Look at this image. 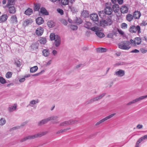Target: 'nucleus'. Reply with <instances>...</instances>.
<instances>
[{
  "instance_id": "nucleus-49",
  "label": "nucleus",
  "mask_w": 147,
  "mask_h": 147,
  "mask_svg": "<svg viewBox=\"0 0 147 147\" xmlns=\"http://www.w3.org/2000/svg\"><path fill=\"white\" fill-rule=\"evenodd\" d=\"M38 102L39 101L38 100H37L36 101L35 100H33L30 102V104L33 105L35 104L36 103H38Z\"/></svg>"
},
{
  "instance_id": "nucleus-13",
  "label": "nucleus",
  "mask_w": 147,
  "mask_h": 147,
  "mask_svg": "<svg viewBox=\"0 0 147 147\" xmlns=\"http://www.w3.org/2000/svg\"><path fill=\"white\" fill-rule=\"evenodd\" d=\"M112 12V10L111 7H107L105 9V14L107 15H110Z\"/></svg>"
},
{
  "instance_id": "nucleus-38",
  "label": "nucleus",
  "mask_w": 147,
  "mask_h": 147,
  "mask_svg": "<svg viewBox=\"0 0 147 147\" xmlns=\"http://www.w3.org/2000/svg\"><path fill=\"white\" fill-rule=\"evenodd\" d=\"M40 7V5L39 4H37L35 5L34 7V10L35 11H38Z\"/></svg>"
},
{
  "instance_id": "nucleus-17",
  "label": "nucleus",
  "mask_w": 147,
  "mask_h": 147,
  "mask_svg": "<svg viewBox=\"0 0 147 147\" xmlns=\"http://www.w3.org/2000/svg\"><path fill=\"white\" fill-rule=\"evenodd\" d=\"M8 11L10 13H14L16 11V9L14 6H11L9 7Z\"/></svg>"
},
{
  "instance_id": "nucleus-5",
  "label": "nucleus",
  "mask_w": 147,
  "mask_h": 147,
  "mask_svg": "<svg viewBox=\"0 0 147 147\" xmlns=\"http://www.w3.org/2000/svg\"><path fill=\"white\" fill-rule=\"evenodd\" d=\"M129 31L131 33H135L137 31H138L139 34L141 33L140 28L138 25L137 26L134 25L131 26L129 28Z\"/></svg>"
},
{
  "instance_id": "nucleus-57",
  "label": "nucleus",
  "mask_w": 147,
  "mask_h": 147,
  "mask_svg": "<svg viewBox=\"0 0 147 147\" xmlns=\"http://www.w3.org/2000/svg\"><path fill=\"white\" fill-rule=\"evenodd\" d=\"M139 52V51L137 49H135L134 50H133L131 51V52L132 53H138Z\"/></svg>"
},
{
  "instance_id": "nucleus-14",
  "label": "nucleus",
  "mask_w": 147,
  "mask_h": 147,
  "mask_svg": "<svg viewBox=\"0 0 147 147\" xmlns=\"http://www.w3.org/2000/svg\"><path fill=\"white\" fill-rule=\"evenodd\" d=\"M134 17L133 15L131 14H128L126 16V20L129 22L132 21L134 19Z\"/></svg>"
},
{
  "instance_id": "nucleus-9",
  "label": "nucleus",
  "mask_w": 147,
  "mask_h": 147,
  "mask_svg": "<svg viewBox=\"0 0 147 147\" xmlns=\"http://www.w3.org/2000/svg\"><path fill=\"white\" fill-rule=\"evenodd\" d=\"M90 18L94 21H97L98 20V16L97 14H91L90 16Z\"/></svg>"
},
{
  "instance_id": "nucleus-54",
  "label": "nucleus",
  "mask_w": 147,
  "mask_h": 147,
  "mask_svg": "<svg viewBox=\"0 0 147 147\" xmlns=\"http://www.w3.org/2000/svg\"><path fill=\"white\" fill-rule=\"evenodd\" d=\"M143 127V125H142L138 124L136 126L137 129H140L142 128Z\"/></svg>"
},
{
  "instance_id": "nucleus-29",
  "label": "nucleus",
  "mask_w": 147,
  "mask_h": 147,
  "mask_svg": "<svg viewBox=\"0 0 147 147\" xmlns=\"http://www.w3.org/2000/svg\"><path fill=\"white\" fill-rule=\"evenodd\" d=\"M42 52L43 55L45 57L47 56L49 54V50L47 49L43 50Z\"/></svg>"
},
{
  "instance_id": "nucleus-48",
  "label": "nucleus",
  "mask_w": 147,
  "mask_h": 147,
  "mask_svg": "<svg viewBox=\"0 0 147 147\" xmlns=\"http://www.w3.org/2000/svg\"><path fill=\"white\" fill-rule=\"evenodd\" d=\"M143 140L142 138V137H141L139 139V140H138L137 142L136 143V144H137L138 145H139V144L142 142Z\"/></svg>"
},
{
  "instance_id": "nucleus-21",
  "label": "nucleus",
  "mask_w": 147,
  "mask_h": 147,
  "mask_svg": "<svg viewBox=\"0 0 147 147\" xmlns=\"http://www.w3.org/2000/svg\"><path fill=\"white\" fill-rule=\"evenodd\" d=\"M33 12L32 9L30 8H28L25 11L24 13L27 15L29 16L31 15Z\"/></svg>"
},
{
  "instance_id": "nucleus-39",
  "label": "nucleus",
  "mask_w": 147,
  "mask_h": 147,
  "mask_svg": "<svg viewBox=\"0 0 147 147\" xmlns=\"http://www.w3.org/2000/svg\"><path fill=\"white\" fill-rule=\"evenodd\" d=\"M98 51L100 52H106L107 49L104 48H100L98 49Z\"/></svg>"
},
{
  "instance_id": "nucleus-64",
  "label": "nucleus",
  "mask_w": 147,
  "mask_h": 147,
  "mask_svg": "<svg viewBox=\"0 0 147 147\" xmlns=\"http://www.w3.org/2000/svg\"><path fill=\"white\" fill-rule=\"evenodd\" d=\"M3 4H5L6 3V0H3Z\"/></svg>"
},
{
  "instance_id": "nucleus-34",
  "label": "nucleus",
  "mask_w": 147,
  "mask_h": 147,
  "mask_svg": "<svg viewBox=\"0 0 147 147\" xmlns=\"http://www.w3.org/2000/svg\"><path fill=\"white\" fill-rule=\"evenodd\" d=\"M71 129V128L70 127L67 128L66 129H61L60 130V131H58L57 132L56 134H59L63 132H65L67 131L70 130Z\"/></svg>"
},
{
  "instance_id": "nucleus-58",
  "label": "nucleus",
  "mask_w": 147,
  "mask_h": 147,
  "mask_svg": "<svg viewBox=\"0 0 147 147\" xmlns=\"http://www.w3.org/2000/svg\"><path fill=\"white\" fill-rule=\"evenodd\" d=\"M118 3L120 5H121L123 2V0H117Z\"/></svg>"
},
{
  "instance_id": "nucleus-27",
  "label": "nucleus",
  "mask_w": 147,
  "mask_h": 147,
  "mask_svg": "<svg viewBox=\"0 0 147 147\" xmlns=\"http://www.w3.org/2000/svg\"><path fill=\"white\" fill-rule=\"evenodd\" d=\"M82 16L84 18L88 17L89 14L88 11H83L82 13Z\"/></svg>"
},
{
  "instance_id": "nucleus-2",
  "label": "nucleus",
  "mask_w": 147,
  "mask_h": 147,
  "mask_svg": "<svg viewBox=\"0 0 147 147\" xmlns=\"http://www.w3.org/2000/svg\"><path fill=\"white\" fill-rule=\"evenodd\" d=\"M50 38L51 40H55V43L56 47H58L60 43V38L59 36L55 35L53 33H51L50 36Z\"/></svg>"
},
{
  "instance_id": "nucleus-63",
  "label": "nucleus",
  "mask_w": 147,
  "mask_h": 147,
  "mask_svg": "<svg viewBox=\"0 0 147 147\" xmlns=\"http://www.w3.org/2000/svg\"><path fill=\"white\" fill-rule=\"evenodd\" d=\"M30 75L29 74L25 75V77L28 78V77H30Z\"/></svg>"
},
{
  "instance_id": "nucleus-50",
  "label": "nucleus",
  "mask_w": 147,
  "mask_h": 147,
  "mask_svg": "<svg viewBox=\"0 0 147 147\" xmlns=\"http://www.w3.org/2000/svg\"><path fill=\"white\" fill-rule=\"evenodd\" d=\"M147 25V23L145 21H143L142 23L140 24L141 26H145Z\"/></svg>"
},
{
  "instance_id": "nucleus-45",
  "label": "nucleus",
  "mask_w": 147,
  "mask_h": 147,
  "mask_svg": "<svg viewBox=\"0 0 147 147\" xmlns=\"http://www.w3.org/2000/svg\"><path fill=\"white\" fill-rule=\"evenodd\" d=\"M57 11H58V12L59 13H60L61 14V15H63V14L64 12H63V10L62 9L59 8V9H57Z\"/></svg>"
},
{
  "instance_id": "nucleus-15",
  "label": "nucleus",
  "mask_w": 147,
  "mask_h": 147,
  "mask_svg": "<svg viewBox=\"0 0 147 147\" xmlns=\"http://www.w3.org/2000/svg\"><path fill=\"white\" fill-rule=\"evenodd\" d=\"M124 74V71L122 70H119L115 72V75L119 77H122Z\"/></svg>"
},
{
  "instance_id": "nucleus-44",
  "label": "nucleus",
  "mask_w": 147,
  "mask_h": 147,
  "mask_svg": "<svg viewBox=\"0 0 147 147\" xmlns=\"http://www.w3.org/2000/svg\"><path fill=\"white\" fill-rule=\"evenodd\" d=\"M0 82L2 84H5L6 83V81L2 77H0Z\"/></svg>"
},
{
  "instance_id": "nucleus-62",
  "label": "nucleus",
  "mask_w": 147,
  "mask_h": 147,
  "mask_svg": "<svg viewBox=\"0 0 147 147\" xmlns=\"http://www.w3.org/2000/svg\"><path fill=\"white\" fill-rule=\"evenodd\" d=\"M57 52L56 51L54 50L53 51V53L54 55H55L57 54Z\"/></svg>"
},
{
  "instance_id": "nucleus-28",
  "label": "nucleus",
  "mask_w": 147,
  "mask_h": 147,
  "mask_svg": "<svg viewBox=\"0 0 147 147\" xmlns=\"http://www.w3.org/2000/svg\"><path fill=\"white\" fill-rule=\"evenodd\" d=\"M40 43L42 44H45L47 42L46 38H40L39 40Z\"/></svg>"
},
{
  "instance_id": "nucleus-42",
  "label": "nucleus",
  "mask_w": 147,
  "mask_h": 147,
  "mask_svg": "<svg viewBox=\"0 0 147 147\" xmlns=\"http://www.w3.org/2000/svg\"><path fill=\"white\" fill-rule=\"evenodd\" d=\"M127 24L125 23H122L121 25V28L123 29H125L127 28Z\"/></svg>"
},
{
  "instance_id": "nucleus-36",
  "label": "nucleus",
  "mask_w": 147,
  "mask_h": 147,
  "mask_svg": "<svg viewBox=\"0 0 147 147\" xmlns=\"http://www.w3.org/2000/svg\"><path fill=\"white\" fill-rule=\"evenodd\" d=\"M47 25L50 28L53 27L54 26V23L52 21H49L47 22Z\"/></svg>"
},
{
  "instance_id": "nucleus-4",
  "label": "nucleus",
  "mask_w": 147,
  "mask_h": 147,
  "mask_svg": "<svg viewBox=\"0 0 147 147\" xmlns=\"http://www.w3.org/2000/svg\"><path fill=\"white\" fill-rule=\"evenodd\" d=\"M44 134L43 133H41L38 134H35L33 136H27L26 137L24 138L21 140V142H23L27 140H30L33 139L34 138L40 137L44 135Z\"/></svg>"
},
{
  "instance_id": "nucleus-26",
  "label": "nucleus",
  "mask_w": 147,
  "mask_h": 147,
  "mask_svg": "<svg viewBox=\"0 0 147 147\" xmlns=\"http://www.w3.org/2000/svg\"><path fill=\"white\" fill-rule=\"evenodd\" d=\"M40 12L43 14L46 15H47L49 14L48 12L44 8H41L40 9Z\"/></svg>"
},
{
  "instance_id": "nucleus-61",
  "label": "nucleus",
  "mask_w": 147,
  "mask_h": 147,
  "mask_svg": "<svg viewBox=\"0 0 147 147\" xmlns=\"http://www.w3.org/2000/svg\"><path fill=\"white\" fill-rule=\"evenodd\" d=\"M142 137L143 140H145V139L147 138V135H145L144 136H142Z\"/></svg>"
},
{
  "instance_id": "nucleus-16",
  "label": "nucleus",
  "mask_w": 147,
  "mask_h": 147,
  "mask_svg": "<svg viewBox=\"0 0 147 147\" xmlns=\"http://www.w3.org/2000/svg\"><path fill=\"white\" fill-rule=\"evenodd\" d=\"M36 21L38 24L40 25L43 23L44 21L42 17H39L36 19Z\"/></svg>"
},
{
  "instance_id": "nucleus-25",
  "label": "nucleus",
  "mask_w": 147,
  "mask_h": 147,
  "mask_svg": "<svg viewBox=\"0 0 147 147\" xmlns=\"http://www.w3.org/2000/svg\"><path fill=\"white\" fill-rule=\"evenodd\" d=\"M95 33L98 37L100 38L104 37L105 36V34L103 33L100 32L99 31L96 32Z\"/></svg>"
},
{
  "instance_id": "nucleus-56",
  "label": "nucleus",
  "mask_w": 147,
  "mask_h": 147,
  "mask_svg": "<svg viewBox=\"0 0 147 147\" xmlns=\"http://www.w3.org/2000/svg\"><path fill=\"white\" fill-rule=\"evenodd\" d=\"M117 31L121 35H123L124 34V32L122 30L118 29Z\"/></svg>"
},
{
  "instance_id": "nucleus-7",
  "label": "nucleus",
  "mask_w": 147,
  "mask_h": 147,
  "mask_svg": "<svg viewBox=\"0 0 147 147\" xmlns=\"http://www.w3.org/2000/svg\"><path fill=\"white\" fill-rule=\"evenodd\" d=\"M116 114V113H113L112 114H111V115H110L105 118L102 119L101 120H100V121L97 122L95 124V125L96 126H97L101 123H102L103 122H104L105 121L110 119L112 117H113V116H114Z\"/></svg>"
},
{
  "instance_id": "nucleus-60",
  "label": "nucleus",
  "mask_w": 147,
  "mask_h": 147,
  "mask_svg": "<svg viewBox=\"0 0 147 147\" xmlns=\"http://www.w3.org/2000/svg\"><path fill=\"white\" fill-rule=\"evenodd\" d=\"M68 2L69 1L71 4L73 3L75 1V0H68Z\"/></svg>"
},
{
  "instance_id": "nucleus-10",
  "label": "nucleus",
  "mask_w": 147,
  "mask_h": 147,
  "mask_svg": "<svg viewBox=\"0 0 147 147\" xmlns=\"http://www.w3.org/2000/svg\"><path fill=\"white\" fill-rule=\"evenodd\" d=\"M133 16L135 19H138L141 16V13L139 11H136L134 12Z\"/></svg>"
},
{
  "instance_id": "nucleus-22",
  "label": "nucleus",
  "mask_w": 147,
  "mask_h": 147,
  "mask_svg": "<svg viewBox=\"0 0 147 147\" xmlns=\"http://www.w3.org/2000/svg\"><path fill=\"white\" fill-rule=\"evenodd\" d=\"M17 107V105L15 104L13 106L9 107L8 108V110L9 112H12L15 110L16 109Z\"/></svg>"
},
{
  "instance_id": "nucleus-53",
  "label": "nucleus",
  "mask_w": 147,
  "mask_h": 147,
  "mask_svg": "<svg viewBox=\"0 0 147 147\" xmlns=\"http://www.w3.org/2000/svg\"><path fill=\"white\" fill-rule=\"evenodd\" d=\"M107 36L108 37L112 38L113 37V35L112 33H110L107 35Z\"/></svg>"
},
{
  "instance_id": "nucleus-24",
  "label": "nucleus",
  "mask_w": 147,
  "mask_h": 147,
  "mask_svg": "<svg viewBox=\"0 0 147 147\" xmlns=\"http://www.w3.org/2000/svg\"><path fill=\"white\" fill-rule=\"evenodd\" d=\"M11 21L13 23H16L18 22L17 18L16 15H13L11 18Z\"/></svg>"
},
{
  "instance_id": "nucleus-12",
  "label": "nucleus",
  "mask_w": 147,
  "mask_h": 147,
  "mask_svg": "<svg viewBox=\"0 0 147 147\" xmlns=\"http://www.w3.org/2000/svg\"><path fill=\"white\" fill-rule=\"evenodd\" d=\"M120 10L122 13H127L128 11V8L125 6H122L120 9Z\"/></svg>"
},
{
  "instance_id": "nucleus-46",
  "label": "nucleus",
  "mask_w": 147,
  "mask_h": 147,
  "mask_svg": "<svg viewBox=\"0 0 147 147\" xmlns=\"http://www.w3.org/2000/svg\"><path fill=\"white\" fill-rule=\"evenodd\" d=\"M69 8L72 12H74L76 11V9L74 7L71 6H69Z\"/></svg>"
},
{
  "instance_id": "nucleus-47",
  "label": "nucleus",
  "mask_w": 147,
  "mask_h": 147,
  "mask_svg": "<svg viewBox=\"0 0 147 147\" xmlns=\"http://www.w3.org/2000/svg\"><path fill=\"white\" fill-rule=\"evenodd\" d=\"M140 51L141 52L143 53H145L147 51V50L146 49L144 48H141L140 49Z\"/></svg>"
},
{
  "instance_id": "nucleus-55",
  "label": "nucleus",
  "mask_w": 147,
  "mask_h": 147,
  "mask_svg": "<svg viewBox=\"0 0 147 147\" xmlns=\"http://www.w3.org/2000/svg\"><path fill=\"white\" fill-rule=\"evenodd\" d=\"M135 103L134 102V100H132V101H131L130 102H129L127 105H131L132 104H134Z\"/></svg>"
},
{
  "instance_id": "nucleus-59",
  "label": "nucleus",
  "mask_w": 147,
  "mask_h": 147,
  "mask_svg": "<svg viewBox=\"0 0 147 147\" xmlns=\"http://www.w3.org/2000/svg\"><path fill=\"white\" fill-rule=\"evenodd\" d=\"M25 80V78H22L20 79V80L19 81L20 82H24Z\"/></svg>"
},
{
  "instance_id": "nucleus-41",
  "label": "nucleus",
  "mask_w": 147,
  "mask_h": 147,
  "mask_svg": "<svg viewBox=\"0 0 147 147\" xmlns=\"http://www.w3.org/2000/svg\"><path fill=\"white\" fill-rule=\"evenodd\" d=\"M90 29L93 31L95 32H96L99 31V28L97 27H94L90 28Z\"/></svg>"
},
{
  "instance_id": "nucleus-1",
  "label": "nucleus",
  "mask_w": 147,
  "mask_h": 147,
  "mask_svg": "<svg viewBox=\"0 0 147 147\" xmlns=\"http://www.w3.org/2000/svg\"><path fill=\"white\" fill-rule=\"evenodd\" d=\"M131 44L130 41H125L119 43V47L121 49L128 50L130 48V45Z\"/></svg>"
},
{
  "instance_id": "nucleus-35",
  "label": "nucleus",
  "mask_w": 147,
  "mask_h": 147,
  "mask_svg": "<svg viewBox=\"0 0 147 147\" xmlns=\"http://www.w3.org/2000/svg\"><path fill=\"white\" fill-rule=\"evenodd\" d=\"M14 0H8V2L6 5V6L7 7H9V6L14 4Z\"/></svg>"
},
{
  "instance_id": "nucleus-40",
  "label": "nucleus",
  "mask_w": 147,
  "mask_h": 147,
  "mask_svg": "<svg viewBox=\"0 0 147 147\" xmlns=\"http://www.w3.org/2000/svg\"><path fill=\"white\" fill-rule=\"evenodd\" d=\"M12 73L11 72H8L6 74V77L7 78H11L12 76Z\"/></svg>"
},
{
  "instance_id": "nucleus-30",
  "label": "nucleus",
  "mask_w": 147,
  "mask_h": 147,
  "mask_svg": "<svg viewBox=\"0 0 147 147\" xmlns=\"http://www.w3.org/2000/svg\"><path fill=\"white\" fill-rule=\"evenodd\" d=\"M38 69V67L37 66H34L30 68V72L31 73L35 72Z\"/></svg>"
},
{
  "instance_id": "nucleus-11",
  "label": "nucleus",
  "mask_w": 147,
  "mask_h": 147,
  "mask_svg": "<svg viewBox=\"0 0 147 147\" xmlns=\"http://www.w3.org/2000/svg\"><path fill=\"white\" fill-rule=\"evenodd\" d=\"M43 32V29L41 27H39L36 29V33L37 35L40 36L42 35Z\"/></svg>"
},
{
  "instance_id": "nucleus-51",
  "label": "nucleus",
  "mask_w": 147,
  "mask_h": 147,
  "mask_svg": "<svg viewBox=\"0 0 147 147\" xmlns=\"http://www.w3.org/2000/svg\"><path fill=\"white\" fill-rule=\"evenodd\" d=\"M15 64H16L18 67H19L21 65L20 62V61H16L15 63Z\"/></svg>"
},
{
  "instance_id": "nucleus-18",
  "label": "nucleus",
  "mask_w": 147,
  "mask_h": 147,
  "mask_svg": "<svg viewBox=\"0 0 147 147\" xmlns=\"http://www.w3.org/2000/svg\"><path fill=\"white\" fill-rule=\"evenodd\" d=\"M8 18V16L7 14L3 15L0 18V20L2 22H4L6 21Z\"/></svg>"
},
{
  "instance_id": "nucleus-31",
  "label": "nucleus",
  "mask_w": 147,
  "mask_h": 147,
  "mask_svg": "<svg viewBox=\"0 0 147 147\" xmlns=\"http://www.w3.org/2000/svg\"><path fill=\"white\" fill-rule=\"evenodd\" d=\"M59 1L60 0H57ZM61 4L64 5H66L68 4V0H61Z\"/></svg>"
},
{
  "instance_id": "nucleus-43",
  "label": "nucleus",
  "mask_w": 147,
  "mask_h": 147,
  "mask_svg": "<svg viewBox=\"0 0 147 147\" xmlns=\"http://www.w3.org/2000/svg\"><path fill=\"white\" fill-rule=\"evenodd\" d=\"M70 28L73 30H75L77 29L78 27L76 25H71L70 26Z\"/></svg>"
},
{
  "instance_id": "nucleus-19",
  "label": "nucleus",
  "mask_w": 147,
  "mask_h": 147,
  "mask_svg": "<svg viewBox=\"0 0 147 147\" xmlns=\"http://www.w3.org/2000/svg\"><path fill=\"white\" fill-rule=\"evenodd\" d=\"M104 95V94H102L95 98H94L90 100V102H92L94 101L98 100L102 98Z\"/></svg>"
},
{
  "instance_id": "nucleus-37",
  "label": "nucleus",
  "mask_w": 147,
  "mask_h": 147,
  "mask_svg": "<svg viewBox=\"0 0 147 147\" xmlns=\"http://www.w3.org/2000/svg\"><path fill=\"white\" fill-rule=\"evenodd\" d=\"M6 123L5 119L3 118L0 119V126H2L5 124Z\"/></svg>"
},
{
  "instance_id": "nucleus-8",
  "label": "nucleus",
  "mask_w": 147,
  "mask_h": 147,
  "mask_svg": "<svg viewBox=\"0 0 147 147\" xmlns=\"http://www.w3.org/2000/svg\"><path fill=\"white\" fill-rule=\"evenodd\" d=\"M57 117H51L49 118L44 119L38 123V125H41L42 124H44L47 123L49 121L52 120H55L57 119Z\"/></svg>"
},
{
  "instance_id": "nucleus-6",
  "label": "nucleus",
  "mask_w": 147,
  "mask_h": 147,
  "mask_svg": "<svg viewBox=\"0 0 147 147\" xmlns=\"http://www.w3.org/2000/svg\"><path fill=\"white\" fill-rule=\"evenodd\" d=\"M131 44L133 46H136V45H139L141 42V39L140 37H136L134 40L131 39L130 40Z\"/></svg>"
},
{
  "instance_id": "nucleus-23",
  "label": "nucleus",
  "mask_w": 147,
  "mask_h": 147,
  "mask_svg": "<svg viewBox=\"0 0 147 147\" xmlns=\"http://www.w3.org/2000/svg\"><path fill=\"white\" fill-rule=\"evenodd\" d=\"M147 97V95L144 96H140L138 98H136L134 100V102L135 103L137 102L142 99H143L146 98Z\"/></svg>"
},
{
  "instance_id": "nucleus-3",
  "label": "nucleus",
  "mask_w": 147,
  "mask_h": 147,
  "mask_svg": "<svg viewBox=\"0 0 147 147\" xmlns=\"http://www.w3.org/2000/svg\"><path fill=\"white\" fill-rule=\"evenodd\" d=\"M112 23L111 19V17L108 18L106 20H101L100 22V26L104 27L108 25H111Z\"/></svg>"
},
{
  "instance_id": "nucleus-32",
  "label": "nucleus",
  "mask_w": 147,
  "mask_h": 147,
  "mask_svg": "<svg viewBox=\"0 0 147 147\" xmlns=\"http://www.w3.org/2000/svg\"><path fill=\"white\" fill-rule=\"evenodd\" d=\"M74 122L72 121L71 122H70V123L68 122L65 121L63 123H60V125L61 126H65L67 125L72 124L74 123Z\"/></svg>"
},
{
  "instance_id": "nucleus-52",
  "label": "nucleus",
  "mask_w": 147,
  "mask_h": 147,
  "mask_svg": "<svg viewBox=\"0 0 147 147\" xmlns=\"http://www.w3.org/2000/svg\"><path fill=\"white\" fill-rule=\"evenodd\" d=\"M62 23L65 25H66L67 24V21L65 20H62Z\"/></svg>"
},
{
  "instance_id": "nucleus-20",
  "label": "nucleus",
  "mask_w": 147,
  "mask_h": 147,
  "mask_svg": "<svg viewBox=\"0 0 147 147\" xmlns=\"http://www.w3.org/2000/svg\"><path fill=\"white\" fill-rule=\"evenodd\" d=\"M112 8L113 10L115 12L117 13L119 11V7L118 5L117 4L114 5Z\"/></svg>"
},
{
  "instance_id": "nucleus-33",
  "label": "nucleus",
  "mask_w": 147,
  "mask_h": 147,
  "mask_svg": "<svg viewBox=\"0 0 147 147\" xmlns=\"http://www.w3.org/2000/svg\"><path fill=\"white\" fill-rule=\"evenodd\" d=\"M92 25V24L90 22H87L85 23L84 26L86 28L90 29V27Z\"/></svg>"
}]
</instances>
